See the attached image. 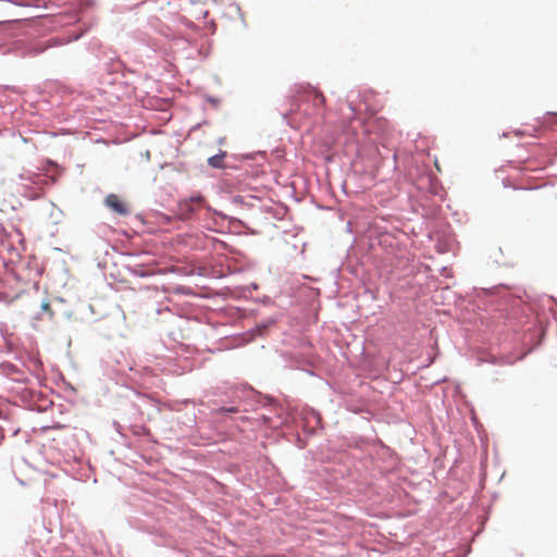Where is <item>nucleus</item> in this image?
I'll list each match as a JSON object with an SVG mask.
<instances>
[{"instance_id": "1", "label": "nucleus", "mask_w": 557, "mask_h": 557, "mask_svg": "<svg viewBox=\"0 0 557 557\" xmlns=\"http://www.w3.org/2000/svg\"><path fill=\"white\" fill-rule=\"evenodd\" d=\"M104 205L108 209L117 215L125 216L129 214V207L127 202L116 194H109L104 198Z\"/></svg>"}, {"instance_id": "2", "label": "nucleus", "mask_w": 557, "mask_h": 557, "mask_svg": "<svg viewBox=\"0 0 557 557\" xmlns=\"http://www.w3.org/2000/svg\"><path fill=\"white\" fill-rule=\"evenodd\" d=\"M205 199L198 195L178 203V214L182 219H188L193 212L202 207Z\"/></svg>"}, {"instance_id": "3", "label": "nucleus", "mask_w": 557, "mask_h": 557, "mask_svg": "<svg viewBox=\"0 0 557 557\" xmlns=\"http://www.w3.org/2000/svg\"><path fill=\"white\" fill-rule=\"evenodd\" d=\"M295 92L297 96H299L301 92H308V94L312 95L314 106H323L325 102V98H324L323 94L317 89L309 87V86H299Z\"/></svg>"}, {"instance_id": "4", "label": "nucleus", "mask_w": 557, "mask_h": 557, "mask_svg": "<svg viewBox=\"0 0 557 557\" xmlns=\"http://www.w3.org/2000/svg\"><path fill=\"white\" fill-rule=\"evenodd\" d=\"M223 158H224V153L223 154L213 156V157L208 159V163L212 168H218V169L222 168L223 166Z\"/></svg>"}, {"instance_id": "5", "label": "nucleus", "mask_w": 557, "mask_h": 557, "mask_svg": "<svg viewBox=\"0 0 557 557\" xmlns=\"http://www.w3.org/2000/svg\"><path fill=\"white\" fill-rule=\"evenodd\" d=\"M220 412H227V413H235L237 412V408L236 407H230V408H221L219 409Z\"/></svg>"}, {"instance_id": "6", "label": "nucleus", "mask_w": 557, "mask_h": 557, "mask_svg": "<svg viewBox=\"0 0 557 557\" xmlns=\"http://www.w3.org/2000/svg\"><path fill=\"white\" fill-rule=\"evenodd\" d=\"M41 308H42V310H45V311L50 310V305H49V302H44V304L41 305Z\"/></svg>"}]
</instances>
